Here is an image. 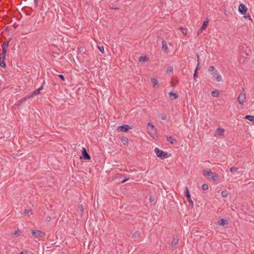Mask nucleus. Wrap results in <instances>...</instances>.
Returning a JSON list of instances; mask_svg holds the SVG:
<instances>
[{"mask_svg": "<svg viewBox=\"0 0 254 254\" xmlns=\"http://www.w3.org/2000/svg\"><path fill=\"white\" fill-rule=\"evenodd\" d=\"M147 128L149 135L153 139L157 138L158 137L157 130L153 125L151 123H148L147 125Z\"/></svg>", "mask_w": 254, "mask_h": 254, "instance_id": "f257e3e1", "label": "nucleus"}, {"mask_svg": "<svg viewBox=\"0 0 254 254\" xmlns=\"http://www.w3.org/2000/svg\"><path fill=\"white\" fill-rule=\"evenodd\" d=\"M203 175L209 179H211L213 181L218 180V176L216 174L211 172L209 169L204 170L203 171Z\"/></svg>", "mask_w": 254, "mask_h": 254, "instance_id": "f03ea898", "label": "nucleus"}, {"mask_svg": "<svg viewBox=\"0 0 254 254\" xmlns=\"http://www.w3.org/2000/svg\"><path fill=\"white\" fill-rule=\"evenodd\" d=\"M208 71L213 76L216 77V80L217 81H221L222 80V78L221 75H220L216 69H215L213 66H210L209 67Z\"/></svg>", "mask_w": 254, "mask_h": 254, "instance_id": "7ed1b4c3", "label": "nucleus"}, {"mask_svg": "<svg viewBox=\"0 0 254 254\" xmlns=\"http://www.w3.org/2000/svg\"><path fill=\"white\" fill-rule=\"evenodd\" d=\"M154 152H155L156 156L162 159L169 157V154L167 152L162 150H160L158 148L156 147L154 149Z\"/></svg>", "mask_w": 254, "mask_h": 254, "instance_id": "20e7f679", "label": "nucleus"}, {"mask_svg": "<svg viewBox=\"0 0 254 254\" xmlns=\"http://www.w3.org/2000/svg\"><path fill=\"white\" fill-rule=\"evenodd\" d=\"M246 99V94L245 92L244 89L243 88L242 91H241V93L239 94L237 100L238 103L240 105H243L244 102H245Z\"/></svg>", "mask_w": 254, "mask_h": 254, "instance_id": "39448f33", "label": "nucleus"}, {"mask_svg": "<svg viewBox=\"0 0 254 254\" xmlns=\"http://www.w3.org/2000/svg\"><path fill=\"white\" fill-rule=\"evenodd\" d=\"M184 194L186 197H187L188 200L190 203V205L192 207L193 205V203L192 199H191L190 194V193L189 190L187 187L185 188V191Z\"/></svg>", "mask_w": 254, "mask_h": 254, "instance_id": "423d86ee", "label": "nucleus"}, {"mask_svg": "<svg viewBox=\"0 0 254 254\" xmlns=\"http://www.w3.org/2000/svg\"><path fill=\"white\" fill-rule=\"evenodd\" d=\"M42 89H43V86H41L39 88H38V89H36L35 90H34V91H33L32 93L30 95L28 96L27 97H26L24 99V100H26V99L30 98H32L34 96L39 94L41 90Z\"/></svg>", "mask_w": 254, "mask_h": 254, "instance_id": "0eeeda50", "label": "nucleus"}, {"mask_svg": "<svg viewBox=\"0 0 254 254\" xmlns=\"http://www.w3.org/2000/svg\"><path fill=\"white\" fill-rule=\"evenodd\" d=\"M32 234L35 237L43 238L45 236V233L40 230H34L32 232Z\"/></svg>", "mask_w": 254, "mask_h": 254, "instance_id": "6e6552de", "label": "nucleus"}, {"mask_svg": "<svg viewBox=\"0 0 254 254\" xmlns=\"http://www.w3.org/2000/svg\"><path fill=\"white\" fill-rule=\"evenodd\" d=\"M247 7L246 6L245 4L244 3H241L239 6V11L242 14V15H245L247 11Z\"/></svg>", "mask_w": 254, "mask_h": 254, "instance_id": "1a4fd4ad", "label": "nucleus"}, {"mask_svg": "<svg viewBox=\"0 0 254 254\" xmlns=\"http://www.w3.org/2000/svg\"><path fill=\"white\" fill-rule=\"evenodd\" d=\"M224 131H225L224 129H223L222 128H220V127H218L216 129L214 135L215 137H217L222 136V135H223Z\"/></svg>", "mask_w": 254, "mask_h": 254, "instance_id": "9d476101", "label": "nucleus"}, {"mask_svg": "<svg viewBox=\"0 0 254 254\" xmlns=\"http://www.w3.org/2000/svg\"><path fill=\"white\" fill-rule=\"evenodd\" d=\"M179 239L177 237H174L171 243V248L173 250L176 249L178 244Z\"/></svg>", "mask_w": 254, "mask_h": 254, "instance_id": "9b49d317", "label": "nucleus"}, {"mask_svg": "<svg viewBox=\"0 0 254 254\" xmlns=\"http://www.w3.org/2000/svg\"><path fill=\"white\" fill-rule=\"evenodd\" d=\"M82 154L84 159L89 160L91 159L90 155L88 154L86 149L84 147H82Z\"/></svg>", "mask_w": 254, "mask_h": 254, "instance_id": "f8f14e48", "label": "nucleus"}, {"mask_svg": "<svg viewBox=\"0 0 254 254\" xmlns=\"http://www.w3.org/2000/svg\"><path fill=\"white\" fill-rule=\"evenodd\" d=\"M118 128L123 132H127L128 131L130 128H131V127L127 125H123L122 126H120L118 127Z\"/></svg>", "mask_w": 254, "mask_h": 254, "instance_id": "ddd939ff", "label": "nucleus"}, {"mask_svg": "<svg viewBox=\"0 0 254 254\" xmlns=\"http://www.w3.org/2000/svg\"><path fill=\"white\" fill-rule=\"evenodd\" d=\"M217 224L220 226H224L228 225V222L227 220L221 218L218 220Z\"/></svg>", "mask_w": 254, "mask_h": 254, "instance_id": "4468645a", "label": "nucleus"}, {"mask_svg": "<svg viewBox=\"0 0 254 254\" xmlns=\"http://www.w3.org/2000/svg\"><path fill=\"white\" fill-rule=\"evenodd\" d=\"M166 140L171 144H175L176 143L177 140L175 138L172 137L171 136H167Z\"/></svg>", "mask_w": 254, "mask_h": 254, "instance_id": "2eb2a0df", "label": "nucleus"}, {"mask_svg": "<svg viewBox=\"0 0 254 254\" xmlns=\"http://www.w3.org/2000/svg\"><path fill=\"white\" fill-rule=\"evenodd\" d=\"M162 49L165 52H167L168 50L167 43L165 41L162 42Z\"/></svg>", "mask_w": 254, "mask_h": 254, "instance_id": "dca6fc26", "label": "nucleus"}, {"mask_svg": "<svg viewBox=\"0 0 254 254\" xmlns=\"http://www.w3.org/2000/svg\"><path fill=\"white\" fill-rule=\"evenodd\" d=\"M84 208L82 205H79L76 209V212L80 215L82 214Z\"/></svg>", "mask_w": 254, "mask_h": 254, "instance_id": "f3484780", "label": "nucleus"}, {"mask_svg": "<svg viewBox=\"0 0 254 254\" xmlns=\"http://www.w3.org/2000/svg\"><path fill=\"white\" fill-rule=\"evenodd\" d=\"M151 81L153 84L154 87H158L159 86V82L156 78H151Z\"/></svg>", "mask_w": 254, "mask_h": 254, "instance_id": "a211bd4d", "label": "nucleus"}, {"mask_svg": "<svg viewBox=\"0 0 254 254\" xmlns=\"http://www.w3.org/2000/svg\"><path fill=\"white\" fill-rule=\"evenodd\" d=\"M169 96L170 97H171L172 96L173 97V98H171L172 100H175L178 98V95L177 93H174L173 92H170L169 93Z\"/></svg>", "mask_w": 254, "mask_h": 254, "instance_id": "6ab92c4d", "label": "nucleus"}, {"mask_svg": "<svg viewBox=\"0 0 254 254\" xmlns=\"http://www.w3.org/2000/svg\"><path fill=\"white\" fill-rule=\"evenodd\" d=\"M208 23V21H204L202 24L201 27L199 30V31H201L203 30H205L207 28Z\"/></svg>", "mask_w": 254, "mask_h": 254, "instance_id": "aec40b11", "label": "nucleus"}, {"mask_svg": "<svg viewBox=\"0 0 254 254\" xmlns=\"http://www.w3.org/2000/svg\"><path fill=\"white\" fill-rule=\"evenodd\" d=\"M10 39H9L8 41L4 42L2 45V49L4 50H7V49L9 46V42Z\"/></svg>", "mask_w": 254, "mask_h": 254, "instance_id": "412c9836", "label": "nucleus"}, {"mask_svg": "<svg viewBox=\"0 0 254 254\" xmlns=\"http://www.w3.org/2000/svg\"><path fill=\"white\" fill-rule=\"evenodd\" d=\"M148 60V58L146 56H141L138 59V61L140 62H145Z\"/></svg>", "mask_w": 254, "mask_h": 254, "instance_id": "4be33fe9", "label": "nucleus"}, {"mask_svg": "<svg viewBox=\"0 0 254 254\" xmlns=\"http://www.w3.org/2000/svg\"><path fill=\"white\" fill-rule=\"evenodd\" d=\"M139 237H140V233H139V231L135 232L132 236V238H133L134 239H138Z\"/></svg>", "mask_w": 254, "mask_h": 254, "instance_id": "5701e85b", "label": "nucleus"}, {"mask_svg": "<svg viewBox=\"0 0 254 254\" xmlns=\"http://www.w3.org/2000/svg\"><path fill=\"white\" fill-rule=\"evenodd\" d=\"M245 119L248 120L251 122H254V116L251 115H247L245 118Z\"/></svg>", "mask_w": 254, "mask_h": 254, "instance_id": "b1692460", "label": "nucleus"}, {"mask_svg": "<svg viewBox=\"0 0 254 254\" xmlns=\"http://www.w3.org/2000/svg\"><path fill=\"white\" fill-rule=\"evenodd\" d=\"M0 66L2 67H5L6 66L5 59L0 58Z\"/></svg>", "mask_w": 254, "mask_h": 254, "instance_id": "393cba45", "label": "nucleus"}, {"mask_svg": "<svg viewBox=\"0 0 254 254\" xmlns=\"http://www.w3.org/2000/svg\"><path fill=\"white\" fill-rule=\"evenodd\" d=\"M238 168L236 167H232L230 168V172L233 173L236 172L238 171Z\"/></svg>", "mask_w": 254, "mask_h": 254, "instance_id": "a878e982", "label": "nucleus"}, {"mask_svg": "<svg viewBox=\"0 0 254 254\" xmlns=\"http://www.w3.org/2000/svg\"><path fill=\"white\" fill-rule=\"evenodd\" d=\"M221 195L223 197H226L228 195V191L226 190H222L221 192Z\"/></svg>", "mask_w": 254, "mask_h": 254, "instance_id": "bb28decb", "label": "nucleus"}, {"mask_svg": "<svg viewBox=\"0 0 254 254\" xmlns=\"http://www.w3.org/2000/svg\"><path fill=\"white\" fill-rule=\"evenodd\" d=\"M211 95L213 97H217L219 95V93L216 90L212 91L211 92Z\"/></svg>", "mask_w": 254, "mask_h": 254, "instance_id": "cd10ccee", "label": "nucleus"}, {"mask_svg": "<svg viewBox=\"0 0 254 254\" xmlns=\"http://www.w3.org/2000/svg\"><path fill=\"white\" fill-rule=\"evenodd\" d=\"M7 52V50H4L2 49V53H1V59H5V57L6 55V53Z\"/></svg>", "mask_w": 254, "mask_h": 254, "instance_id": "c85d7f7f", "label": "nucleus"}, {"mask_svg": "<svg viewBox=\"0 0 254 254\" xmlns=\"http://www.w3.org/2000/svg\"><path fill=\"white\" fill-rule=\"evenodd\" d=\"M97 48L99 49V50L100 51L101 53H102V54L104 53V49L103 46H100L98 45Z\"/></svg>", "mask_w": 254, "mask_h": 254, "instance_id": "c756f323", "label": "nucleus"}, {"mask_svg": "<svg viewBox=\"0 0 254 254\" xmlns=\"http://www.w3.org/2000/svg\"><path fill=\"white\" fill-rule=\"evenodd\" d=\"M208 186L207 184H203L202 186V189L204 190H208Z\"/></svg>", "mask_w": 254, "mask_h": 254, "instance_id": "7c9ffc66", "label": "nucleus"}, {"mask_svg": "<svg viewBox=\"0 0 254 254\" xmlns=\"http://www.w3.org/2000/svg\"><path fill=\"white\" fill-rule=\"evenodd\" d=\"M180 29L181 30L182 33L185 34V35H187V30L185 28H182V27H181L180 28Z\"/></svg>", "mask_w": 254, "mask_h": 254, "instance_id": "2f4dec72", "label": "nucleus"}, {"mask_svg": "<svg viewBox=\"0 0 254 254\" xmlns=\"http://www.w3.org/2000/svg\"><path fill=\"white\" fill-rule=\"evenodd\" d=\"M13 234L14 235V236H15V237H17L18 236H19L20 235V231H15L13 233Z\"/></svg>", "mask_w": 254, "mask_h": 254, "instance_id": "473e14b6", "label": "nucleus"}, {"mask_svg": "<svg viewBox=\"0 0 254 254\" xmlns=\"http://www.w3.org/2000/svg\"><path fill=\"white\" fill-rule=\"evenodd\" d=\"M173 71V67L172 66H169L167 68V72L168 73L172 72Z\"/></svg>", "mask_w": 254, "mask_h": 254, "instance_id": "72a5a7b5", "label": "nucleus"}, {"mask_svg": "<svg viewBox=\"0 0 254 254\" xmlns=\"http://www.w3.org/2000/svg\"><path fill=\"white\" fill-rule=\"evenodd\" d=\"M244 15V17L245 18H248L249 20H252V19H251V16L249 14H245V15Z\"/></svg>", "mask_w": 254, "mask_h": 254, "instance_id": "f704fd0d", "label": "nucleus"}, {"mask_svg": "<svg viewBox=\"0 0 254 254\" xmlns=\"http://www.w3.org/2000/svg\"><path fill=\"white\" fill-rule=\"evenodd\" d=\"M39 0H34V4H35L36 7H37L39 5Z\"/></svg>", "mask_w": 254, "mask_h": 254, "instance_id": "c9c22d12", "label": "nucleus"}, {"mask_svg": "<svg viewBox=\"0 0 254 254\" xmlns=\"http://www.w3.org/2000/svg\"><path fill=\"white\" fill-rule=\"evenodd\" d=\"M23 212L25 215H28L29 213V210L27 209H24Z\"/></svg>", "mask_w": 254, "mask_h": 254, "instance_id": "e433bc0d", "label": "nucleus"}, {"mask_svg": "<svg viewBox=\"0 0 254 254\" xmlns=\"http://www.w3.org/2000/svg\"><path fill=\"white\" fill-rule=\"evenodd\" d=\"M59 76L63 81L65 80L63 74H60V75H59Z\"/></svg>", "mask_w": 254, "mask_h": 254, "instance_id": "4c0bfd02", "label": "nucleus"}, {"mask_svg": "<svg viewBox=\"0 0 254 254\" xmlns=\"http://www.w3.org/2000/svg\"><path fill=\"white\" fill-rule=\"evenodd\" d=\"M161 119L162 120H165L166 119V116L165 115H162L161 116Z\"/></svg>", "mask_w": 254, "mask_h": 254, "instance_id": "58836bf2", "label": "nucleus"}, {"mask_svg": "<svg viewBox=\"0 0 254 254\" xmlns=\"http://www.w3.org/2000/svg\"><path fill=\"white\" fill-rule=\"evenodd\" d=\"M196 75H197V68L195 69V71L194 72L193 77L195 78V77L196 76Z\"/></svg>", "mask_w": 254, "mask_h": 254, "instance_id": "ea45409f", "label": "nucleus"}, {"mask_svg": "<svg viewBox=\"0 0 254 254\" xmlns=\"http://www.w3.org/2000/svg\"><path fill=\"white\" fill-rule=\"evenodd\" d=\"M128 180V178H125L122 181V183H124Z\"/></svg>", "mask_w": 254, "mask_h": 254, "instance_id": "a19ab883", "label": "nucleus"}, {"mask_svg": "<svg viewBox=\"0 0 254 254\" xmlns=\"http://www.w3.org/2000/svg\"><path fill=\"white\" fill-rule=\"evenodd\" d=\"M46 220L47 221H50L51 220V218L50 216H47L46 218Z\"/></svg>", "mask_w": 254, "mask_h": 254, "instance_id": "79ce46f5", "label": "nucleus"}, {"mask_svg": "<svg viewBox=\"0 0 254 254\" xmlns=\"http://www.w3.org/2000/svg\"><path fill=\"white\" fill-rule=\"evenodd\" d=\"M18 254H27V251L21 252L19 253Z\"/></svg>", "mask_w": 254, "mask_h": 254, "instance_id": "37998d69", "label": "nucleus"}, {"mask_svg": "<svg viewBox=\"0 0 254 254\" xmlns=\"http://www.w3.org/2000/svg\"><path fill=\"white\" fill-rule=\"evenodd\" d=\"M149 200H150V202H152L153 200V198L151 197H150Z\"/></svg>", "mask_w": 254, "mask_h": 254, "instance_id": "c03bdc74", "label": "nucleus"}, {"mask_svg": "<svg viewBox=\"0 0 254 254\" xmlns=\"http://www.w3.org/2000/svg\"><path fill=\"white\" fill-rule=\"evenodd\" d=\"M113 9H118V8H114Z\"/></svg>", "mask_w": 254, "mask_h": 254, "instance_id": "a18cd8bd", "label": "nucleus"}, {"mask_svg": "<svg viewBox=\"0 0 254 254\" xmlns=\"http://www.w3.org/2000/svg\"><path fill=\"white\" fill-rule=\"evenodd\" d=\"M197 61H199V59H198V56H197Z\"/></svg>", "mask_w": 254, "mask_h": 254, "instance_id": "49530a36", "label": "nucleus"}]
</instances>
